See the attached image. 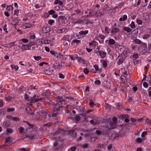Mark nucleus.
I'll return each instance as SVG.
<instances>
[{
  "label": "nucleus",
  "instance_id": "f257e3e1",
  "mask_svg": "<svg viewBox=\"0 0 151 151\" xmlns=\"http://www.w3.org/2000/svg\"><path fill=\"white\" fill-rule=\"evenodd\" d=\"M56 100L58 104H56L54 105V111L59 110V109L58 108L62 106L61 105L64 102V99L62 97L58 96Z\"/></svg>",
  "mask_w": 151,
  "mask_h": 151
},
{
  "label": "nucleus",
  "instance_id": "f03ea898",
  "mask_svg": "<svg viewBox=\"0 0 151 151\" xmlns=\"http://www.w3.org/2000/svg\"><path fill=\"white\" fill-rule=\"evenodd\" d=\"M54 148L56 150H61L63 148L62 142L59 141L55 142L54 144Z\"/></svg>",
  "mask_w": 151,
  "mask_h": 151
},
{
  "label": "nucleus",
  "instance_id": "7ed1b4c3",
  "mask_svg": "<svg viewBox=\"0 0 151 151\" xmlns=\"http://www.w3.org/2000/svg\"><path fill=\"white\" fill-rule=\"evenodd\" d=\"M35 95H33L29 92H27L25 93L24 98L26 99L30 100L36 97Z\"/></svg>",
  "mask_w": 151,
  "mask_h": 151
},
{
  "label": "nucleus",
  "instance_id": "20e7f679",
  "mask_svg": "<svg viewBox=\"0 0 151 151\" xmlns=\"http://www.w3.org/2000/svg\"><path fill=\"white\" fill-rule=\"evenodd\" d=\"M124 47L121 45H117L115 47V49L116 51L121 53L123 51Z\"/></svg>",
  "mask_w": 151,
  "mask_h": 151
},
{
  "label": "nucleus",
  "instance_id": "39448f33",
  "mask_svg": "<svg viewBox=\"0 0 151 151\" xmlns=\"http://www.w3.org/2000/svg\"><path fill=\"white\" fill-rule=\"evenodd\" d=\"M104 15V13H102L100 10L97 11L94 14V16L97 17H102Z\"/></svg>",
  "mask_w": 151,
  "mask_h": 151
},
{
  "label": "nucleus",
  "instance_id": "423d86ee",
  "mask_svg": "<svg viewBox=\"0 0 151 151\" xmlns=\"http://www.w3.org/2000/svg\"><path fill=\"white\" fill-rule=\"evenodd\" d=\"M125 75H122L121 76V80L122 82L124 83H126L127 82V80H128V78L127 76Z\"/></svg>",
  "mask_w": 151,
  "mask_h": 151
},
{
  "label": "nucleus",
  "instance_id": "0eeeda50",
  "mask_svg": "<svg viewBox=\"0 0 151 151\" xmlns=\"http://www.w3.org/2000/svg\"><path fill=\"white\" fill-rule=\"evenodd\" d=\"M31 48V46L29 44L24 45L22 46L21 49L23 50H29Z\"/></svg>",
  "mask_w": 151,
  "mask_h": 151
},
{
  "label": "nucleus",
  "instance_id": "6e6552de",
  "mask_svg": "<svg viewBox=\"0 0 151 151\" xmlns=\"http://www.w3.org/2000/svg\"><path fill=\"white\" fill-rule=\"evenodd\" d=\"M120 29L117 27L113 28L111 31V33L112 34L116 33L119 31Z\"/></svg>",
  "mask_w": 151,
  "mask_h": 151
},
{
  "label": "nucleus",
  "instance_id": "1a4fd4ad",
  "mask_svg": "<svg viewBox=\"0 0 151 151\" xmlns=\"http://www.w3.org/2000/svg\"><path fill=\"white\" fill-rule=\"evenodd\" d=\"M50 42V40H45L43 39H42L40 41V43L42 44H48Z\"/></svg>",
  "mask_w": 151,
  "mask_h": 151
},
{
  "label": "nucleus",
  "instance_id": "9d476101",
  "mask_svg": "<svg viewBox=\"0 0 151 151\" xmlns=\"http://www.w3.org/2000/svg\"><path fill=\"white\" fill-rule=\"evenodd\" d=\"M33 26L32 24H31L30 23H25L23 24V27L24 29H26L27 28H29Z\"/></svg>",
  "mask_w": 151,
  "mask_h": 151
},
{
  "label": "nucleus",
  "instance_id": "9b49d317",
  "mask_svg": "<svg viewBox=\"0 0 151 151\" xmlns=\"http://www.w3.org/2000/svg\"><path fill=\"white\" fill-rule=\"evenodd\" d=\"M54 67V68L55 69H60L62 68V66L61 65L59 64V63H55Z\"/></svg>",
  "mask_w": 151,
  "mask_h": 151
},
{
  "label": "nucleus",
  "instance_id": "f8f14e48",
  "mask_svg": "<svg viewBox=\"0 0 151 151\" xmlns=\"http://www.w3.org/2000/svg\"><path fill=\"white\" fill-rule=\"evenodd\" d=\"M83 20L81 19L76 20V19H73L72 20V23L74 24H80L83 22Z\"/></svg>",
  "mask_w": 151,
  "mask_h": 151
},
{
  "label": "nucleus",
  "instance_id": "ddd939ff",
  "mask_svg": "<svg viewBox=\"0 0 151 151\" xmlns=\"http://www.w3.org/2000/svg\"><path fill=\"white\" fill-rule=\"evenodd\" d=\"M99 54L101 57L104 58L106 56V53L102 50H101L99 52Z\"/></svg>",
  "mask_w": 151,
  "mask_h": 151
},
{
  "label": "nucleus",
  "instance_id": "4468645a",
  "mask_svg": "<svg viewBox=\"0 0 151 151\" xmlns=\"http://www.w3.org/2000/svg\"><path fill=\"white\" fill-rule=\"evenodd\" d=\"M59 4L60 6H63V2L60 0H55L54 2V5H57Z\"/></svg>",
  "mask_w": 151,
  "mask_h": 151
},
{
  "label": "nucleus",
  "instance_id": "2eb2a0df",
  "mask_svg": "<svg viewBox=\"0 0 151 151\" xmlns=\"http://www.w3.org/2000/svg\"><path fill=\"white\" fill-rule=\"evenodd\" d=\"M115 43V40L112 39H110L109 40L108 45H109L111 46V45H114Z\"/></svg>",
  "mask_w": 151,
  "mask_h": 151
},
{
  "label": "nucleus",
  "instance_id": "dca6fc26",
  "mask_svg": "<svg viewBox=\"0 0 151 151\" xmlns=\"http://www.w3.org/2000/svg\"><path fill=\"white\" fill-rule=\"evenodd\" d=\"M90 122L91 124L94 125L97 124L98 122L96 119H93L91 120L90 121Z\"/></svg>",
  "mask_w": 151,
  "mask_h": 151
},
{
  "label": "nucleus",
  "instance_id": "f3484780",
  "mask_svg": "<svg viewBox=\"0 0 151 151\" xmlns=\"http://www.w3.org/2000/svg\"><path fill=\"white\" fill-rule=\"evenodd\" d=\"M77 59L78 60V61L80 63H83L84 64H85L86 61L83 59V58L80 57H78Z\"/></svg>",
  "mask_w": 151,
  "mask_h": 151
},
{
  "label": "nucleus",
  "instance_id": "a211bd4d",
  "mask_svg": "<svg viewBox=\"0 0 151 151\" xmlns=\"http://www.w3.org/2000/svg\"><path fill=\"white\" fill-rule=\"evenodd\" d=\"M121 69L122 71V72L123 74V75L127 76V70L125 69V68H122Z\"/></svg>",
  "mask_w": 151,
  "mask_h": 151
},
{
  "label": "nucleus",
  "instance_id": "6ab92c4d",
  "mask_svg": "<svg viewBox=\"0 0 151 151\" xmlns=\"http://www.w3.org/2000/svg\"><path fill=\"white\" fill-rule=\"evenodd\" d=\"M69 39V36L68 35H65L63 36V38L61 39V40H67L68 41H70Z\"/></svg>",
  "mask_w": 151,
  "mask_h": 151
},
{
  "label": "nucleus",
  "instance_id": "aec40b11",
  "mask_svg": "<svg viewBox=\"0 0 151 151\" xmlns=\"http://www.w3.org/2000/svg\"><path fill=\"white\" fill-rule=\"evenodd\" d=\"M123 30L128 33L132 31V29L131 28L126 27L123 28Z\"/></svg>",
  "mask_w": 151,
  "mask_h": 151
},
{
  "label": "nucleus",
  "instance_id": "412c9836",
  "mask_svg": "<svg viewBox=\"0 0 151 151\" xmlns=\"http://www.w3.org/2000/svg\"><path fill=\"white\" fill-rule=\"evenodd\" d=\"M88 33V31L86 30L85 31H81L79 32V34L80 35H86Z\"/></svg>",
  "mask_w": 151,
  "mask_h": 151
},
{
  "label": "nucleus",
  "instance_id": "4be33fe9",
  "mask_svg": "<svg viewBox=\"0 0 151 151\" xmlns=\"http://www.w3.org/2000/svg\"><path fill=\"white\" fill-rule=\"evenodd\" d=\"M11 67L12 69H14L15 71L17 70L19 68L18 67L17 65H11Z\"/></svg>",
  "mask_w": 151,
  "mask_h": 151
},
{
  "label": "nucleus",
  "instance_id": "5701e85b",
  "mask_svg": "<svg viewBox=\"0 0 151 151\" xmlns=\"http://www.w3.org/2000/svg\"><path fill=\"white\" fill-rule=\"evenodd\" d=\"M59 33H62L65 32H67V29L65 28H63L59 29Z\"/></svg>",
  "mask_w": 151,
  "mask_h": 151
},
{
  "label": "nucleus",
  "instance_id": "b1692460",
  "mask_svg": "<svg viewBox=\"0 0 151 151\" xmlns=\"http://www.w3.org/2000/svg\"><path fill=\"white\" fill-rule=\"evenodd\" d=\"M134 42L137 44H140L142 43V42L138 39H135Z\"/></svg>",
  "mask_w": 151,
  "mask_h": 151
},
{
  "label": "nucleus",
  "instance_id": "393cba45",
  "mask_svg": "<svg viewBox=\"0 0 151 151\" xmlns=\"http://www.w3.org/2000/svg\"><path fill=\"white\" fill-rule=\"evenodd\" d=\"M45 73L48 75H51L52 74V72L49 70H46L44 71Z\"/></svg>",
  "mask_w": 151,
  "mask_h": 151
},
{
  "label": "nucleus",
  "instance_id": "a878e982",
  "mask_svg": "<svg viewBox=\"0 0 151 151\" xmlns=\"http://www.w3.org/2000/svg\"><path fill=\"white\" fill-rule=\"evenodd\" d=\"M7 11H12L13 10V8L11 5L8 6L6 9Z\"/></svg>",
  "mask_w": 151,
  "mask_h": 151
},
{
  "label": "nucleus",
  "instance_id": "bb28decb",
  "mask_svg": "<svg viewBox=\"0 0 151 151\" xmlns=\"http://www.w3.org/2000/svg\"><path fill=\"white\" fill-rule=\"evenodd\" d=\"M81 42V40L77 39H74L73 40L72 42V43H76V44H78Z\"/></svg>",
  "mask_w": 151,
  "mask_h": 151
},
{
  "label": "nucleus",
  "instance_id": "cd10ccee",
  "mask_svg": "<svg viewBox=\"0 0 151 151\" xmlns=\"http://www.w3.org/2000/svg\"><path fill=\"white\" fill-rule=\"evenodd\" d=\"M81 147L84 148H87L89 147V145L88 143H86L82 145Z\"/></svg>",
  "mask_w": 151,
  "mask_h": 151
},
{
  "label": "nucleus",
  "instance_id": "c85d7f7f",
  "mask_svg": "<svg viewBox=\"0 0 151 151\" xmlns=\"http://www.w3.org/2000/svg\"><path fill=\"white\" fill-rule=\"evenodd\" d=\"M31 101L30 102H32V103H35V102L39 101L40 100V99H30Z\"/></svg>",
  "mask_w": 151,
  "mask_h": 151
},
{
  "label": "nucleus",
  "instance_id": "c756f323",
  "mask_svg": "<svg viewBox=\"0 0 151 151\" xmlns=\"http://www.w3.org/2000/svg\"><path fill=\"white\" fill-rule=\"evenodd\" d=\"M15 109L13 108H8L7 109V112L8 113H9L13 111H14Z\"/></svg>",
  "mask_w": 151,
  "mask_h": 151
},
{
  "label": "nucleus",
  "instance_id": "7c9ffc66",
  "mask_svg": "<svg viewBox=\"0 0 151 151\" xmlns=\"http://www.w3.org/2000/svg\"><path fill=\"white\" fill-rule=\"evenodd\" d=\"M123 61L124 60L122 58H120L118 60V61L117 62V64L118 65H120L123 62Z\"/></svg>",
  "mask_w": 151,
  "mask_h": 151
},
{
  "label": "nucleus",
  "instance_id": "2f4dec72",
  "mask_svg": "<svg viewBox=\"0 0 151 151\" xmlns=\"http://www.w3.org/2000/svg\"><path fill=\"white\" fill-rule=\"evenodd\" d=\"M58 115V113L57 112L53 113L52 115V117H53V119L55 120H56L57 119V118L56 117Z\"/></svg>",
  "mask_w": 151,
  "mask_h": 151
},
{
  "label": "nucleus",
  "instance_id": "473e14b6",
  "mask_svg": "<svg viewBox=\"0 0 151 151\" xmlns=\"http://www.w3.org/2000/svg\"><path fill=\"white\" fill-rule=\"evenodd\" d=\"M130 27L132 29H134L135 28V26L134 22L132 21L130 24Z\"/></svg>",
  "mask_w": 151,
  "mask_h": 151
},
{
  "label": "nucleus",
  "instance_id": "72a5a7b5",
  "mask_svg": "<svg viewBox=\"0 0 151 151\" xmlns=\"http://www.w3.org/2000/svg\"><path fill=\"white\" fill-rule=\"evenodd\" d=\"M78 54L79 55H83L84 54L83 51L80 49L78 50Z\"/></svg>",
  "mask_w": 151,
  "mask_h": 151
},
{
  "label": "nucleus",
  "instance_id": "f704fd0d",
  "mask_svg": "<svg viewBox=\"0 0 151 151\" xmlns=\"http://www.w3.org/2000/svg\"><path fill=\"white\" fill-rule=\"evenodd\" d=\"M142 139L140 138H137L135 140L136 142L138 143H141L142 142Z\"/></svg>",
  "mask_w": 151,
  "mask_h": 151
},
{
  "label": "nucleus",
  "instance_id": "c9c22d12",
  "mask_svg": "<svg viewBox=\"0 0 151 151\" xmlns=\"http://www.w3.org/2000/svg\"><path fill=\"white\" fill-rule=\"evenodd\" d=\"M34 59L36 60H39L42 59V57L40 56H34Z\"/></svg>",
  "mask_w": 151,
  "mask_h": 151
},
{
  "label": "nucleus",
  "instance_id": "e433bc0d",
  "mask_svg": "<svg viewBox=\"0 0 151 151\" xmlns=\"http://www.w3.org/2000/svg\"><path fill=\"white\" fill-rule=\"evenodd\" d=\"M150 36V35L148 34L147 33L146 34H145L143 37V38L144 39H146L148 38V37H149Z\"/></svg>",
  "mask_w": 151,
  "mask_h": 151
},
{
  "label": "nucleus",
  "instance_id": "4c0bfd02",
  "mask_svg": "<svg viewBox=\"0 0 151 151\" xmlns=\"http://www.w3.org/2000/svg\"><path fill=\"white\" fill-rule=\"evenodd\" d=\"M12 97L11 96H8L7 97H5V99L7 101H10L12 99Z\"/></svg>",
  "mask_w": 151,
  "mask_h": 151
},
{
  "label": "nucleus",
  "instance_id": "58836bf2",
  "mask_svg": "<svg viewBox=\"0 0 151 151\" xmlns=\"http://www.w3.org/2000/svg\"><path fill=\"white\" fill-rule=\"evenodd\" d=\"M129 117L128 115L125 114L124 115H121L120 116V117L122 118L123 119L128 118Z\"/></svg>",
  "mask_w": 151,
  "mask_h": 151
},
{
  "label": "nucleus",
  "instance_id": "ea45409f",
  "mask_svg": "<svg viewBox=\"0 0 151 151\" xmlns=\"http://www.w3.org/2000/svg\"><path fill=\"white\" fill-rule=\"evenodd\" d=\"M54 56L56 58H59L60 56V53L59 52H56Z\"/></svg>",
  "mask_w": 151,
  "mask_h": 151
},
{
  "label": "nucleus",
  "instance_id": "a19ab883",
  "mask_svg": "<svg viewBox=\"0 0 151 151\" xmlns=\"http://www.w3.org/2000/svg\"><path fill=\"white\" fill-rule=\"evenodd\" d=\"M25 129L23 127H20L19 129V132L21 133H23L25 132Z\"/></svg>",
  "mask_w": 151,
  "mask_h": 151
},
{
  "label": "nucleus",
  "instance_id": "79ce46f5",
  "mask_svg": "<svg viewBox=\"0 0 151 151\" xmlns=\"http://www.w3.org/2000/svg\"><path fill=\"white\" fill-rule=\"evenodd\" d=\"M55 22L54 20L52 19H50L48 21V23L50 25H52Z\"/></svg>",
  "mask_w": 151,
  "mask_h": 151
},
{
  "label": "nucleus",
  "instance_id": "37998d69",
  "mask_svg": "<svg viewBox=\"0 0 151 151\" xmlns=\"http://www.w3.org/2000/svg\"><path fill=\"white\" fill-rule=\"evenodd\" d=\"M116 125V122H113L111 123V128L113 129L115 127Z\"/></svg>",
  "mask_w": 151,
  "mask_h": 151
},
{
  "label": "nucleus",
  "instance_id": "c03bdc74",
  "mask_svg": "<svg viewBox=\"0 0 151 151\" xmlns=\"http://www.w3.org/2000/svg\"><path fill=\"white\" fill-rule=\"evenodd\" d=\"M30 38L31 39H34L35 38V34H30Z\"/></svg>",
  "mask_w": 151,
  "mask_h": 151
},
{
  "label": "nucleus",
  "instance_id": "a18cd8bd",
  "mask_svg": "<svg viewBox=\"0 0 151 151\" xmlns=\"http://www.w3.org/2000/svg\"><path fill=\"white\" fill-rule=\"evenodd\" d=\"M93 12L92 10L91 11L89 12V14H88V17H91V16H94V14H93Z\"/></svg>",
  "mask_w": 151,
  "mask_h": 151
},
{
  "label": "nucleus",
  "instance_id": "49530a36",
  "mask_svg": "<svg viewBox=\"0 0 151 151\" xmlns=\"http://www.w3.org/2000/svg\"><path fill=\"white\" fill-rule=\"evenodd\" d=\"M89 105L91 107H93L94 106V103L92 100H90L89 102Z\"/></svg>",
  "mask_w": 151,
  "mask_h": 151
},
{
  "label": "nucleus",
  "instance_id": "de8ad7c7",
  "mask_svg": "<svg viewBox=\"0 0 151 151\" xmlns=\"http://www.w3.org/2000/svg\"><path fill=\"white\" fill-rule=\"evenodd\" d=\"M48 63L46 62H42L39 64V65L41 66H42L44 64L47 65Z\"/></svg>",
  "mask_w": 151,
  "mask_h": 151
},
{
  "label": "nucleus",
  "instance_id": "09e8293b",
  "mask_svg": "<svg viewBox=\"0 0 151 151\" xmlns=\"http://www.w3.org/2000/svg\"><path fill=\"white\" fill-rule=\"evenodd\" d=\"M6 131L8 133H11L13 132V130L9 128H7L6 129Z\"/></svg>",
  "mask_w": 151,
  "mask_h": 151
},
{
  "label": "nucleus",
  "instance_id": "8fccbe9b",
  "mask_svg": "<svg viewBox=\"0 0 151 151\" xmlns=\"http://www.w3.org/2000/svg\"><path fill=\"white\" fill-rule=\"evenodd\" d=\"M55 12L52 9H51L48 11V14H52L55 13Z\"/></svg>",
  "mask_w": 151,
  "mask_h": 151
},
{
  "label": "nucleus",
  "instance_id": "3c124183",
  "mask_svg": "<svg viewBox=\"0 0 151 151\" xmlns=\"http://www.w3.org/2000/svg\"><path fill=\"white\" fill-rule=\"evenodd\" d=\"M12 120L15 121H19L20 120L19 118L18 117H13Z\"/></svg>",
  "mask_w": 151,
  "mask_h": 151
},
{
  "label": "nucleus",
  "instance_id": "603ef678",
  "mask_svg": "<svg viewBox=\"0 0 151 151\" xmlns=\"http://www.w3.org/2000/svg\"><path fill=\"white\" fill-rule=\"evenodd\" d=\"M147 134V132H143L141 134V137H145V135Z\"/></svg>",
  "mask_w": 151,
  "mask_h": 151
},
{
  "label": "nucleus",
  "instance_id": "864d4df0",
  "mask_svg": "<svg viewBox=\"0 0 151 151\" xmlns=\"http://www.w3.org/2000/svg\"><path fill=\"white\" fill-rule=\"evenodd\" d=\"M102 65L104 67H106L107 65V63L106 61H104L102 63Z\"/></svg>",
  "mask_w": 151,
  "mask_h": 151
},
{
  "label": "nucleus",
  "instance_id": "5fc2aeb1",
  "mask_svg": "<svg viewBox=\"0 0 151 151\" xmlns=\"http://www.w3.org/2000/svg\"><path fill=\"white\" fill-rule=\"evenodd\" d=\"M7 122L6 121H5L3 123V126L6 127L9 126V125L7 124Z\"/></svg>",
  "mask_w": 151,
  "mask_h": 151
},
{
  "label": "nucleus",
  "instance_id": "6e6d98bb",
  "mask_svg": "<svg viewBox=\"0 0 151 151\" xmlns=\"http://www.w3.org/2000/svg\"><path fill=\"white\" fill-rule=\"evenodd\" d=\"M89 72V70L88 69H87V68H86L84 69V73L85 74H87Z\"/></svg>",
  "mask_w": 151,
  "mask_h": 151
},
{
  "label": "nucleus",
  "instance_id": "4d7b16f0",
  "mask_svg": "<svg viewBox=\"0 0 151 151\" xmlns=\"http://www.w3.org/2000/svg\"><path fill=\"white\" fill-rule=\"evenodd\" d=\"M143 86L145 88H147L148 86V83L146 82H144L143 83Z\"/></svg>",
  "mask_w": 151,
  "mask_h": 151
},
{
  "label": "nucleus",
  "instance_id": "13d9d810",
  "mask_svg": "<svg viewBox=\"0 0 151 151\" xmlns=\"http://www.w3.org/2000/svg\"><path fill=\"white\" fill-rule=\"evenodd\" d=\"M75 121L77 122L80 121V118L79 116H77L75 117Z\"/></svg>",
  "mask_w": 151,
  "mask_h": 151
},
{
  "label": "nucleus",
  "instance_id": "bf43d9fd",
  "mask_svg": "<svg viewBox=\"0 0 151 151\" xmlns=\"http://www.w3.org/2000/svg\"><path fill=\"white\" fill-rule=\"evenodd\" d=\"M22 41L25 43H26L28 42V40L25 38H22L21 40Z\"/></svg>",
  "mask_w": 151,
  "mask_h": 151
},
{
  "label": "nucleus",
  "instance_id": "052dcab7",
  "mask_svg": "<svg viewBox=\"0 0 151 151\" xmlns=\"http://www.w3.org/2000/svg\"><path fill=\"white\" fill-rule=\"evenodd\" d=\"M137 22L139 24H142V21L139 19H137Z\"/></svg>",
  "mask_w": 151,
  "mask_h": 151
},
{
  "label": "nucleus",
  "instance_id": "680f3d73",
  "mask_svg": "<svg viewBox=\"0 0 151 151\" xmlns=\"http://www.w3.org/2000/svg\"><path fill=\"white\" fill-rule=\"evenodd\" d=\"M105 31L106 32L109 33V29L108 27H105Z\"/></svg>",
  "mask_w": 151,
  "mask_h": 151
},
{
  "label": "nucleus",
  "instance_id": "e2e57ef3",
  "mask_svg": "<svg viewBox=\"0 0 151 151\" xmlns=\"http://www.w3.org/2000/svg\"><path fill=\"white\" fill-rule=\"evenodd\" d=\"M101 83V81L100 80H96L95 81L94 83L96 84L99 85Z\"/></svg>",
  "mask_w": 151,
  "mask_h": 151
},
{
  "label": "nucleus",
  "instance_id": "0e129e2a",
  "mask_svg": "<svg viewBox=\"0 0 151 151\" xmlns=\"http://www.w3.org/2000/svg\"><path fill=\"white\" fill-rule=\"evenodd\" d=\"M41 6V5H40L38 4H36L35 6V7L37 9L40 8Z\"/></svg>",
  "mask_w": 151,
  "mask_h": 151
},
{
  "label": "nucleus",
  "instance_id": "69168bd1",
  "mask_svg": "<svg viewBox=\"0 0 151 151\" xmlns=\"http://www.w3.org/2000/svg\"><path fill=\"white\" fill-rule=\"evenodd\" d=\"M59 78H60L63 79L64 78V75L62 73L59 74Z\"/></svg>",
  "mask_w": 151,
  "mask_h": 151
},
{
  "label": "nucleus",
  "instance_id": "338daca9",
  "mask_svg": "<svg viewBox=\"0 0 151 151\" xmlns=\"http://www.w3.org/2000/svg\"><path fill=\"white\" fill-rule=\"evenodd\" d=\"M76 147H71L70 150L72 151H75L76 150Z\"/></svg>",
  "mask_w": 151,
  "mask_h": 151
},
{
  "label": "nucleus",
  "instance_id": "774afa93",
  "mask_svg": "<svg viewBox=\"0 0 151 151\" xmlns=\"http://www.w3.org/2000/svg\"><path fill=\"white\" fill-rule=\"evenodd\" d=\"M146 122H147L150 124V125H151V120H150L148 119H147L146 120Z\"/></svg>",
  "mask_w": 151,
  "mask_h": 151
}]
</instances>
